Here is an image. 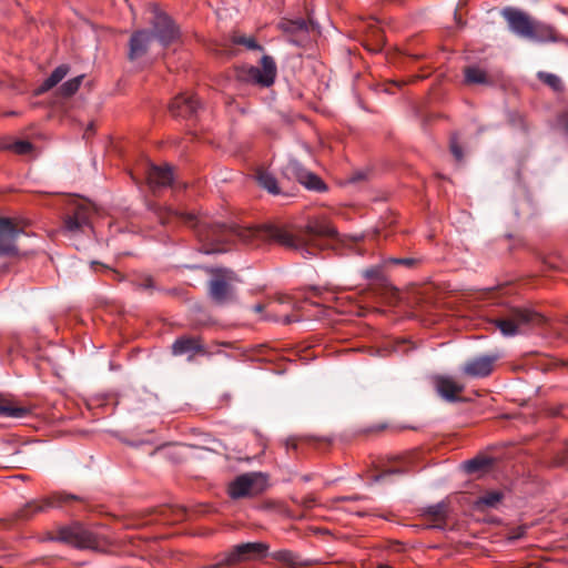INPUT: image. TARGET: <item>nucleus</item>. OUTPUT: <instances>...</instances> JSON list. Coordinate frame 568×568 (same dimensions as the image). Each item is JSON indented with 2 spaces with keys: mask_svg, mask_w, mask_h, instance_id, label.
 Segmentation results:
<instances>
[{
  "mask_svg": "<svg viewBox=\"0 0 568 568\" xmlns=\"http://www.w3.org/2000/svg\"><path fill=\"white\" fill-rule=\"evenodd\" d=\"M152 14V39H156L163 47L176 41L180 31L174 21L158 7L153 8Z\"/></svg>",
  "mask_w": 568,
  "mask_h": 568,
  "instance_id": "6e6552de",
  "label": "nucleus"
},
{
  "mask_svg": "<svg viewBox=\"0 0 568 568\" xmlns=\"http://www.w3.org/2000/svg\"><path fill=\"white\" fill-rule=\"evenodd\" d=\"M103 268L106 270L111 274L112 278H114L116 281H121L122 280V275L120 273H118L116 271L110 270L106 266H103Z\"/></svg>",
  "mask_w": 568,
  "mask_h": 568,
  "instance_id": "ea45409f",
  "label": "nucleus"
},
{
  "mask_svg": "<svg viewBox=\"0 0 568 568\" xmlns=\"http://www.w3.org/2000/svg\"><path fill=\"white\" fill-rule=\"evenodd\" d=\"M80 500L81 498L73 494L55 493L49 497L27 503L19 509L18 517L28 520L38 514L45 513L50 508H63Z\"/></svg>",
  "mask_w": 568,
  "mask_h": 568,
  "instance_id": "0eeeda50",
  "label": "nucleus"
},
{
  "mask_svg": "<svg viewBox=\"0 0 568 568\" xmlns=\"http://www.w3.org/2000/svg\"><path fill=\"white\" fill-rule=\"evenodd\" d=\"M559 11H560L561 13H567V10H566L565 8H559Z\"/></svg>",
  "mask_w": 568,
  "mask_h": 568,
  "instance_id": "a18cd8bd",
  "label": "nucleus"
},
{
  "mask_svg": "<svg viewBox=\"0 0 568 568\" xmlns=\"http://www.w3.org/2000/svg\"><path fill=\"white\" fill-rule=\"evenodd\" d=\"M18 154H28L32 150V144L28 141L18 140L6 146Z\"/></svg>",
  "mask_w": 568,
  "mask_h": 568,
  "instance_id": "c9c22d12",
  "label": "nucleus"
},
{
  "mask_svg": "<svg viewBox=\"0 0 568 568\" xmlns=\"http://www.w3.org/2000/svg\"><path fill=\"white\" fill-rule=\"evenodd\" d=\"M183 517V513H180L176 519H181Z\"/></svg>",
  "mask_w": 568,
  "mask_h": 568,
  "instance_id": "de8ad7c7",
  "label": "nucleus"
},
{
  "mask_svg": "<svg viewBox=\"0 0 568 568\" xmlns=\"http://www.w3.org/2000/svg\"><path fill=\"white\" fill-rule=\"evenodd\" d=\"M377 568H393V567H390L388 565H379V566H377Z\"/></svg>",
  "mask_w": 568,
  "mask_h": 568,
  "instance_id": "c03bdc74",
  "label": "nucleus"
},
{
  "mask_svg": "<svg viewBox=\"0 0 568 568\" xmlns=\"http://www.w3.org/2000/svg\"><path fill=\"white\" fill-rule=\"evenodd\" d=\"M199 109L200 103L195 97L185 93L175 97L170 104V112L175 118L192 119Z\"/></svg>",
  "mask_w": 568,
  "mask_h": 568,
  "instance_id": "dca6fc26",
  "label": "nucleus"
},
{
  "mask_svg": "<svg viewBox=\"0 0 568 568\" xmlns=\"http://www.w3.org/2000/svg\"><path fill=\"white\" fill-rule=\"evenodd\" d=\"M372 38L375 43L373 47H367L368 50L374 53L382 51L385 43L384 32L379 28L372 26Z\"/></svg>",
  "mask_w": 568,
  "mask_h": 568,
  "instance_id": "72a5a7b5",
  "label": "nucleus"
},
{
  "mask_svg": "<svg viewBox=\"0 0 568 568\" xmlns=\"http://www.w3.org/2000/svg\"><path fill=\"white\" fill-rule=\"evenodd\" d=\"M232 42L237 45H244L248 50H255V51H263L264 48L256 42V40L252 37H245V36H234L232 38Z\"/></svg>",
  "mask_w": 568,
  "mask_h": 568,
  "instance_id": "c756f323",
  "label": "nucleus"
},
{
  "mask_svg": "<svg viewBox=\"0 0 568 568\" xmlns=\"http://www.w3.org/2000/svg\"><path fill=\"white\" fill-rule=\"evenodd\" d=\"M152 33L148 30L135 31L129 42V59L134 61L144 55L149 49V44L152 41Z\"/></svg>",
  "mask_w": 568,
  "mask_h": 568,
  "instance_id": "aec40b11",
  "label": "nucleus"
},
{
  "mask_svg": "<svg viewBox=\"0 0 568 568\" xmlns=\"http://www.w3.org/2000/svg\"><path fill=\"white\" fill-rule=\"evenodd\" d=\"M156 214L162 225L178 222L193 229L197 240L202 243L201 251L205 254L225 252L224 244L231 242L239 241L247 245H258L260 241H267L297 251L307 257L315 255V251L323 250L326 246V241L338 239L336 227L325 217L310 220L295 235L278 225H264L256 229L211 223L207 219L171 207L159 209Z\"/></svg>",
  "mask_w": 568,
  "mask_h": 568,
  "instance_id": "f257e3e1",
  "label": "nucleus"
},
{
  "mask_svg": "<svg viewBox=\"0 0 568 568\" xmlns=\"http://www.w3.org/2000/svg\"><path fill=\"white\" fill-rule=\"evenodd\" d=\"M500 16L507 23L508 31L519 39L536 43L562 42L568 40L559 36L556 29L516 7H505Z\"/></svg>",
  "mask_w": 568,
  "mask_h": 568,
  "instance_id": "f03ea898",
  "label": "nucleus"
},
{
  "mask_svg": "<svg viewBox=\"0 0 568 568\" xmlns=\"http://www.w3.org/2000/svg\"><path fill=\"white\" fill-rule=\"evenodd\" d=\"M493 465V458L478 455L463 463V469L467 474H476L488 469Z\"/></svg>",
  "mask_w": 568,
  "mask_h": 568,
  "instance_id": "4be33fe9",
  "label": "nucleus"
},
{
  "mask_svg": "<svg viewBox=\"0 0 568 568\" xmlns=\"http://www.w3.org/2000/svg\"><path fill=\"white\" fill-rule=\"evenodd\" d=\"M420 263L419 258L415 257H389L385 261V264H394L404 266L406 268H414Z\"/></svg>",
  "mask_w": 568,
  "mask_h": 568,
  "instance_id": "f704fd0d",
  "label": "nucleus"
},
{
  "mask_svg": "<svg viewBox=\"0 0 568 568\" xmlns=\"http://www.w3.org/2000/svg\"><path fill=\"white\" fill-rule=\"evenodd\" d=\"M256 180L258 185L271 194L277 195L281 193L277 180L272 173L267 171H258L256 174Z\"/></svg>",
  "mask_w": 568,
  "mask_h": 568,
  "instance_id": "5701e85b",
  "label": "nucleus"
},
{
  "mask_svg": "<svg viewBox=\"0 0 568 568\" xmlns=\"http://www.w3.org/2000/svg\"><path fill=\"white\" fill-rule=\"evenodd\" d=\"M22 233L11 219L0 217V256H9L18 253L17 237Z\"/></svg>",
  "mask_w": 568,
  "mask_h": 568,
  "instance_id": "4468645a",
  "label": "nucleus"
},
{
  "mask_svg": "<svg viewBox=\"0 0 568 568\" xmlns=\"http://www.w3.org/2000/svg\"><path fill=\"white\" fill-rule=\"evenodd\" d=\"M546 323L547 318L542 314L521 307H510L503 316L494 320V324L507 337L540 327Z\"/></svg>",
  "mask_w": 568,
  "mask_h": 568,
  "instance_id": "7ed1b4c3",
  "label": "nucleus"
},
{
  "mask_svg": "<svg viewBox=\"0 0 568 568\" xmlns=\"http://www.w3.org/2000/svg\"><path fill=\"white\" fill-rule=\"evenodd\" d=\"M434 384L438 395L446 402L456 403L460 400L458 394L464 390L465 386L456 382L453 377L443 375L436 376Z\"/></svg>",
  "mask_w": 568,
  "mask_h": 568,
  "instance_id": "f3484780",
  "label": "nucleus"
},
{
  "mask_svg": "<svg viewBox=\"0 0 568 568\" xmlns=\"http://www.w3.org/2000/svg\"><path fill=\"white\" fill-rule=\"evenodd\" d=\"M146 180L152 189L171 186L174 181L172 168L159 166L152 163L146 165Z\"/></svg>",
  "mask_w": 568,
  "mask_h": 568,
  "instance_id": "6ab92c4d",
  "label": "nucleus"
},
{
  "mask_svg": "<svg viewBox=\"0 0 568 568\" xmlns=\"http://www.w3.org/2000/svg\"><path fill=\"white\" fill-rule=\"evenodd\" d=\"M278 27L288 36L287 41L292 44L300 47L306 40L308 27L304 19L283 20Z\"/></svg>",
  "mask_w": 568,
  "mask_h": 568,
  "instance_id": "a211bd4d",
  "label": "nucleus"
},
{
  "mask_svg": "<svg viewBox=\"0 0 568 568\" xmlns=\"http://www.w3.org/2000/svg\"><path fill=\"white\" fill-rule=\"evenodd\" d=\"M265 479L260 473H247L237 476L229 486V495L233 499L254 496L262 491Z\"/></svg>",
  "mask_w": 568,
  "mask_h": 568,
  "instance_id": "1a4fd4ad",
  "label": "nucleus"
},
{
  "mask_svg": "<svg viewBox=\"0 0 568 568\" xmlns=\"http://www.w3.org/2000/svg\"><path fill=\"white\" fill-rule=\"evenodd\" d=\"M174 356L186 355L192 361L196 355H206L207 352L201 337L193 335H182L178 337L171 346Z\"/></svg>",
  "mask_w": 568,
  "mask_h": 568,
  "instance_id": "ddd939ff",
  "label": "nucleus"
},
{
  "mask_svg": "<svg viewBox=\"0 0 568 568\" xmlns=\"http://www.w3.org/2000/svg\"><path fill=\"white\" fill-rule=\"evenodd\" d=\"M363 275L367 280H376L379 281L383 277V272L381 267H371L363 272Z\"/></svg>",
  "mask_w": 568,
  "mask_h": 568,
  "instance_id": "e433bc0d",
  "label": "nucleus"
},
{
  "mask_svg": "<svg viewBox=\"0 0 568 568\" xmlns=\"http://www.w3.org/2000/svg\"><path fill=\"white\" fill-rule=\"evenodd\" d=\"M498 358V354L474 357L465 363L463 373L474 378L487 377L491 374L494 364Z\"/></svg>",
  "mask_w": 568,
  "mask_h": 568,
  "instance_id": "2eb2a0df",
  "label": "nucleus"
},
{
  "mask_svg": "<svg viewBox=\"0 0 568 568\" xmlns=\"http://www.w3.org/2000/svg\"><path fill=\"white\" fill-rule=\"evenodd\" d=\"M560 121L566 131L568 132V111L561 115Z\"/></svg>",
  "mask_w": 568,
  "mask_h": 568,
  "instance_id": "a19ab883",
  "label": "nucleus"
},
{
  "mask_svg": "<svg viewBox=\"0 0 568 568\" xmlns=\"http://www.w3.org/2000/svg\"><path fill=\"white\" fill-rule=\"evenodd\" d=\"M83 75L75 77L73 79L68 80L59 88V93L63 98H69L73 95L80 88Z\"/></svg>",
  "mask_w": 568,
  "mask_h": 568,
  "instance_id": "c85d7f7f",
  "label": "nucleus"
},
{
  "mask_svg": "<svg viewBox=\"0 0 568 568\" xmlns=\"http://www.w3.org/2000/svg\"><path fill=\"white\" fill-rule=\"evenodd\" d=\"M268 546L264 542H244L233 546L230 550L215 557L216 561L203 568H231L244 561L266 556Z\"/></svg>",
  "mask_w": 568,
  "mask_h": 568,
  "instance_id": "39448f33",
  "label": "nucleus"
},
{
  "mask_svg": "<svg viewBox=\"0 0 568 568\" xmlns=\"http://www.w3.org/2000/svg\"><path fill=\"white\" fill-rule=\"evenodd\" d=\"M465 81L469 84H483L487 82L486 73L476 67L465 69Z\"/></svg>",
  "mask_w": 568,
  "mask_h": 568,
  "instance_id": "cd10ccee",
  "label": "nucleus"
},
{
  "mask_svg": "<svg viewBox=\"0 0 568 568\" xmlns=\"http://www.w3.org/2000/svg\"><path fill=\"white\" fill-rule=\"evenodd\" d=\"M450 151L457 161L463 159V150L455 140L450 143Z\"/></svg>",
  "mask_w": 568,
  "mask_h": 568,
  "instance_id": "4c0bfd02",
  "label": "nucleus"
},
{
  "mask_svg": "<svg viewBox=\"0 0 568 568\" xmlns=\"http://www.w3.org/2000/svg\"><path fill=\"white\" fill-rule=\"evenodd\" d=\"M295 321V318L292 315H285L282 320L283 324H291Z\"/></svg>",
  "mask_w": 568,
  "mask_h": 568,
  "instance_id": "79ce46f5",
  "label": "nucleus"
},
{
  "mask_svg": "<svg viewBox=\"0 0 568 568\" xmlns=\"http://www.w3.org/2000/svg\"><path fill=\"white\" fill-rule=\"evenodd\" d=\"M277 68L271 55H263L260 67H250L245 79L264 88L271 87L276 78Z\"/></svg>",
  "mask_w": 568,
  "mask_h": 568,
  "instance_id": "f8f14e48",
  "label": "nucleus"
},
{
  "mask_svg": "<svg viewBox=\"0 0 568 568\" xmlns=\"http://www.w3.org/2000/svg\"><path fill=\"white\" fill-rule=\"evenodd\" d=\"M253 310H254L256 313H261V312H263V310H264V305H263V304H261V303H258V304H256V305H254V306H253Z\"/></svg>",
  "mask_w": 568,
  "mask_h": 568,
  "instance_id": "37998d69",
  "label": "nucleus"
},
{
  "mask_svg": "<svg viewBox=\"0 0 568 568\" xmlns=\"http://www.w3.org/2000/svg\"><path fill=\"white\" fill-rule=\"evenodd\" d=\"M29 410L24 407L12 406L8 400L0 398V416L1 417H11V418H21L27 416Z\"/></svg>",
  "mask_w": 568,
  "mask_h": 568,
  "instance_id": "393cba45",
  "label": "nucleus"
},
{
  "mask_svg": "<svg viewBox=\"0 0 568 568\" xmlns=\"http://www.w3.org/2000/svg\"><path fill=\"white\" fill-rule=\"evenodd\" d=\"M408 473V467L407 466H398V467H389L383 471H381L379 474H375L372 476V481L373 483H379L382 481L384 478H386L387 476L389 475H404Z\"/></svg>",
  "mask_w": 568,
  "mask_h": 568,
  "instance_id": "7c9ffc66",
  "label": "nucleus"
},
{
  "mask_svg": "<svg viewBox=\"0 0 568 568\" xmlns=\"http://www.w3.org/2000/svg\"><path fill=\"white\" fill-rule=\"evenodd\" d=\"M348 499H349V500H357V499H358V497H349Z\"/></svg>",
  "mask_w": 568,
  "mask_h": 568,
  "instance_id": "49530a36",
  "label": "nucleus"
},
{
  "mask_svg": "<svg viewBox=\"0 0 568 568\" xmlns=\"http://www.w3.org/2000/svg\"><path fill=\"white\" fill-rule=\"evenodd\" d=\"M68 72H69V65L61 64V65L57 67L52 71V73L41 83V85H39V88L36 90V93L43 94L47 91L51 90L52 88H54L59 82H61L64 79V77L68 74Z\"/></svg>",
  "mask_w": 568,
  "mask_h": 568,
  "instance_id": "412c9836",
  "label": "nucleus"
},
{
  "mask_svg": "<svg viewBox=\"0 0 568 568\" xmlns=\"http://www.w3.org/2000/svg\"><path fill=\"white\" fill-rule=\"evenodd\" d=\"M93 211L91 203L81 199L70 197L63 217L64 230L71 234H75L84 232L87 227L90 229Z\"/></svg>",
  "mask_w": 568,
  "mask_h": 568,
  "instance_id": "423d86ee",
  "label": "nucleus"
},
{
  "mask_svg": "<svg viewBox=\"0 0 568 568\" xmlns=\"http://www.w3.org/2000/svg\"><path fill=\"white\" fill-rule=\"evenodd\" d=\"M538 78L555 91H560L562 89L561 80L556 74L540 71L538 72Z\"/></svg>",
  "mask_w": 568,
  "mask_h": 568,
  "instance_id": "2f4dec72",
  "label": "nucleus"
},
{
  "mask_svg": "<svg viewBox=\"0 0 568 568\" xmlns=\"http://www.w3.org/2000/svg\"><path fill=\"white\" fill-rule=\"evenodd\" d=\"M44 540L59 541L80 549H91L95 551L104 550L103 540L80 523H73L71 525L60 527L57 530V535L48 532Z\"/></svg>",
  "mask_w": 568,
  "mask_h": 568,
  "instance_id": "20e7f679",
  "label": "nucleus"
},
{
  "mask_svg": "<svg viewBox=\"0 0 568 568\" xmlns=\"http://www.w3.org/2000/svg\"><path fill=\"white\" fill-rule=\"evenodd\" d=\"M393 459L394 460H398V459H400V457L399 456H395Z\"/></svg>",
  "mask_w": 568,
  "mask_h": 568,
  "instance_id": "09e8293b",
  "label": "nucleus"
},
{
  "mask_svg": "<svg viewBox=\"0 0 568 568\" xmlns=\"http://www.w3.org/2000/svg\"><path fill=\"white\" fill-rule=\"evenodd\" d=\"M139 286L143 290H150L154 287L153 280L151 277L144 278Z\"/></svg>",
  "mask_w": 568,
  "mask_h": 568,
  "instance_id": "58836bf2",
  "label": "nucleus"
},
{
  "mask_svg": "<svg viewBox=\"0 0 568 568\" xmlns=\"http://www.w3.org/2000/svg\"><path fill=\"white\" fill-rule=\"evenodd\" d=\"M504 494L499 490H488L480 495L476 501L478 508H496L503 500Z\"/></svg>",
  "mask_w": 568,
  "mask_h": 568,
  "instance_id": "b1692460",
  "label": "nucleus"
},
{
  "mask_svg": "<svg viewBox=\"0 0 568 568\" xmlns=\"http://www.w3.org/2000/svg\"><path fill=\"white\" fill-rule=\"evenodd\" d=\"M272 557L275 560L284 562L291 567L306 565L305 562L301 561L294 552H292L290 550H285V549L273 552Z\"/></svg>",
  "mask_w": 568,
  "mask_h": 568,
  "instance_id": "bb28decb",
  "label": "nucleus"
},
{
  "mask_svg": "<svg viewBox=\"0 0 568 568\" xmlns=\"http://www.w3.org/2000/svg\"><path fill=\"white\" fill-rule=\"evenodd\" d=\"M508 122L514 129H518L523 132L528 131V124L525 116L519 112H509Z\"/></svg>",
  "mask_w": 568,
  "mask_h": 568,
  "instance_id": "473e14b6",
  "label": "nucleus"
},
{
  "mask_svg": "<svg viewBox=\"0 0 568 568\" xmlns=\"http://www.w3.org/2000/svg\"><path fill=\"white\" fill-rule=\"evenodd\" d=\"M282 174L288 180H296L306 189L312 191H324V182L314 173L306 170L297 160L290 159L283 166Z\"/></svg>",
  "mask_w": 568,
  "mask_h": 568,
  "instance_id": "9d476101",
  "label": "nucleus"
},
{
  "mask_svg": "<svg viewBox=\"0 0 568 568\" xmlns=\"http://www.w3.org/2000/svg\"><path fill=\"white\" fill-rule=\"evenodd\" d=\"M168 509H162V514L165 515Z\"/></svg>",
  "mask_w": 568,
  "mask_h": 568,
  "instance_id": "8fccbe9b",
  "label": "nucleus"
},
{
  "mask_svg": "<svg viewBox=\"0 0 568 568\" xmlns=\"http://www.w3.org/2000/svg\"><path fill=\"white\" fill-rule=\"evenodd\" d=\"M423 515L435 521L444 523L447 517V505L444 501L427 506L423 510Z\"/></svg>",
  "mask_w": 568,
  "mask_h": 568,
  "instance_id": "a878e982",
  "label": "nucleus"
},
{
  "mask_svg": "<svg viewBox=\"0 0 568 568\" xmlns=\"http://www.w3.org/2000/svg\"><path fill=\"white\" fill-rule=\"evenodd\" d=\"M233 272L227 270H217L210 281V296L219 304L231 301L234 296V290L231 285Z\"/></svg>",
  "mask_w": 568,
  "mask_h": 568,
  "instance_id": "9b49d317",
  "label": "nucleus"
}]
</instances>
